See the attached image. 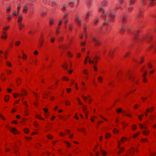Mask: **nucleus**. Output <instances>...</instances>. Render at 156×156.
Listing matches in <instances>:
<instances>
[{
    "instance_id": "nucleus-1",
    "label": "nucleus",
    "mask_w": 156,
    "mask_h": 156,
    "mask_svg": "<svg viewBox=\"0 0 156 156\" xmlns=\"http://www.w3.org/2000/svg\"><path fill=\"white\" fill-rule=\"evenodd\" d=\"M107 3V1L106 0L103 1L100 6L99 11L101 13L102 16L104 17H106L107 15V13L104 11L105 8V5Z\"/></svg>"
},
{
    "instance_id": "nucleus-2",
    "label": "nucleus",
    "mask_w": 156,
    "mask_h": 156,
    "mask_svg": "<svg viewBox=\"0 0 156 156\" xmlns=\"http://www.w3.org/2000/svg\"><path fill=\"white\" fill-rule=\"evenodd\" d=\"M127 19V16L126 15H123L122 18V26L120 30L122 32H124L125 31L126 29V26L124 25H123L126 21Z\"/></svg>"
},
{
    "instance_id": "nucleus-3",
    "label": "nucleus",
    "mask_w": 156,
    "mask_h": 156,
    "mask_svg": "<svg viewBox=\"0 0 156 156\" xmlns=\"http://www.w3.org/2000/svg\"><path fill=\"white\" fill-rule=\"evenodd\" d=\"M85 59L87 60V59H89L88 61L90 63H92L94 65V70L95 71H96L97 70V67L95 66V65L97 63V60L96 58H94V60L93 61L91 60L89 58V57L87 56L86 57Z\"/></svg>"
},
{
    "instance_id": "nucleus-4",
    "label": "nucleus",
    "mask_w": 156,
    "mask_h": 156,
    "mask_svg": "<svg viewBox=\"0 0 156 156\" xmlns=\"http://www.w3.org/2000/svg\"><path fill=\"white\" fill-rule=\"evenodd\" d=\"M74 20L78 25H80L81 24L82 21L79 15L76 14L75 16Z\"/></svg>"
},
{
    "instance_id": "nucleus-5",
    "label": "nucleus",
    "mask_w": 156,
    "mask_h": 156,
    "mask_svg": "<svg viewBox=\"0 0 156 156\" xmlns=\"http://www.w3.org/2000/svg\"><path fill=\"white\" fill-rule=\"evenodd\" d=\"M108 16L112 19H114L115 18V15L113 11H110L108 12Z\"/></svg>"
},
{
    "instance_id": "nucleus-6",
    "label": "nucleus",
    "mask_w": 156,
    "mask_h": 156,
    "mask_svg": "<svg viewBox=\"0 0 156 156\" xmlns=\"http://www.w3.org/2000/svg\"><path fill=\"white\" fill-rule=\"evenodd\" d=\"M110 22V20H109L105 18L104 20L103 24L108 27Z\"/></svg>"
},
{
    "instance_id": "nucleus-7",
    "label": "nucleus",
    "mask_w": 156,
    "mask_h": 156,
    "mask_svg": "<svg viewBox=\"0 0 156 156\" xmlns=\"http://www.w3.org/2000/svg\"><path fill=\"white\" fill-rule=\"evenodd\" d=\"M133 0H130L129 2V5H132L133 4ZM144 0H141L140 1V3L142 5H144Z\"/></svg>"
},
{
    "instance_id": "nucleus-8",
    "label": "nucleus",
    "mask_w": 156,
    "mask_h": 156,
    "mask_svg": "<svg viewBox=\"0 0 156 156\" xmlns=\"http://www.w3.org/2000/svg\"><path fill=\"white\" fill-rule=\"evenodd\" d=\"M128 77L130 79V80L133 81L135 83H137V81H135L134 80H135V78L134 77H133L132 76L130 75V74L128 73Z\"/></svg>"
},
{
    "instance_id": "nucleus-9",
    "label": "nucleus",
    "mask_w": 156,
    "mask_h": 156,
    "mask_svg": "<svg viewBox=\"0 0 156 156\" xmlns=\"http://www.w3.org/2000/svg\"><path fill=\"white\" fill-rule=\"evenodd\" d=\"M142 12L140 11H138L137 13V17L140 19H141Z\"/></svg>"
},
{
    "instance_id": "nucleus-10",
    "label": "nucleus",
    "mask_w": 156,
    "mask_h": 156,
    "mask_svg": "<svg viewBox=\"0 0 156 156\" xmlns=\"http://www.w3.org/2000/svg\"><path fill=\"white\" fill-rule=\"evenodd\" d=\"M11 132H13L15 134L16 133H19V132L16 130V129L14 128H13L11 129Z\"/></svg>"
},
{
    "instance_id": "nucleus-11",
    "label": "nucleus",
    "mask_w": 156,
    "mask_h": 156,
    "mask_svg": "<svg viewBox=\"0 0 156 156\" xmlns=\"http://www.w3.org/2000/svg\"><path fill=\"white\" fill-rule=\"evenodd\" d=\"M87 109V107L86 106L84 105H83V111L85 114H87V112L86 111V110Z\"/></svg>"
},
{
    "instance_id": "nucleus-12",
    "label": "nucleus",
    "mask_w": 156,
    "mask_h": 156,
    "mask_svg": "<svg viewBox=\"0 0 156 156\" xmlns=\"http://www.w3.org/2000/svg\"><path fill=\"white\" fill-rule=\"evenodd\" d=\"M22 18L23 16L22 15L20 16H19L17 21L19 23H21V21L22 20Z\"/></svg>"
},
{
    "instance_id": "nucleus-13",
    "label": "nucleus",
    "mask_w": 156,
    "mask_h": 156,
    "mask_svg": "<svg viewBox=\"0 0 156 156\" xmlns=\"http://www.w3.org/2000/svg\"><path fill=\"white\" fill-rule=\"evenodd\" d=\"M24 25L22 23H19V29L20 30H21L22 29V28L24 27Z\"/></svg>"
},
{
    "instance_id": "nucleus-14",
    "label": "nucleus",
    "mask_w": 156,
    "mask_h": 156,
    "mask_svg": "<svg viewBox=\"0 0 156 156\" xmlns=\"http://www.w3.org/2000/svg\"><path fill=\"white\" fill-rule=\"evenodd\" d=\"M154 0H149L150 3L149 4V5L153 6L155 5V4L153 3V2Z\"/></svg>"
},
{
    "instance_id": "nucleus-15",
    "label": "nucleus",
    "mask_w": 156,
    "mask_h": 156,
    "mask_svg": "<svg viewBox=\"0 0 156 156\" xmlns=\"http://www.w3.org/2000/svg\"><path fill=\"white\" fill-rule=\"evenodd\" d=\"M68 20H69V19L68 18H65V19H64V23L66 25L65 27L66 29L67 28V27L66 26V25L67 22L68 21Z\"/></svg>"
},
{
    "instance_id": "nucleus-16",
    "label": "nucleus",
    "mask_w": 156,
    "mask_h": 156,
    "mask_svg": "<svg viewBox=\"0 0 156 156\" xmlns=\"http://www.w3.org/2000/svg\"><path fill=\"white\" fill-rule=\"evenodd\" d=\"M119 151L118 152V154H119L121 153L124 150V147H120L119 148Z\"/></svg>"
},
{
    "instance_id": "nucleus-17",
    "label": "nucleus",
    "mask_w": 156,
    "mask_h": 156,
    "mask_svg": "<svg viewBox=\"0 0 156 156\" xmlns=\"http://www.w3.org/2000/svg\"><path fill=\"white\" fill-rule=\"evenodd\" d=\"M82 97L84 101H86V100L87 99L89 102H90V100L89 98L85 97L83 95H82Z\"/></svg>"
},
{
    "instance_id": "nucleus-18",
    "label": "nucleus",
    "mask_w": 156,
    "mask_h": 156,
    "mask_svg": "<svg viewBox=\"0 0 156 156\" xmlns=\"http://www.w3.org/2000/svg\"><path fill=\"white\" fill-rule=\"evenodd\" d=\"M90 12L88 11L86 14L85 17L86 19H87L90 15Z\"/></svg>"
},
{
    "instance_id": "nucleus-19",
    "label": "nucleus",
    "mask_w": 156,
    "mask_h": 156,
    "mask_svg": "<svg viewBox=\"0 0 156 156\" xmlns=\"http://www.w3.org/2000/svg\"><path fill=\"white\" fill-rule=\"evenodd\" d=\"M123 3V0H119L118 4L119 5H122Z\"/></svg>"
},
{
    "instance_id": "nucleus-20",
    "label": "nucleus",
    "mask_w": 156,
    "mask_h": 156,
    "mask_svg": "<svg viewBox=\"0 0 156 156\" xmlns=\"http://www.w3.org/2000/svg\"><path fill=\"white\" fill-rule=\"evenodd\" d=\"M147 37L145 35H144L143 36V37H141V38H139V40H140V41H143V39H146V38Z\"/></svg>"
},
{
    "instance_id": "nucleus-21",
    "label": "nucleus",
    "mask_w": 156,
    "mask_h": 156,
    "mask_svg": "<svg viewBox=\"0 0 156 156\" xmlns=\"http://www.w3.org/2000/svg\"><path fill=\"white\" fill-rule=\"evenodd\" d=\"M73 27V25L72 24L70 23L69 24V29L70 30H72Z\"/></svg>"
},
{
    "instance_id": "nucleus-22",
    "label": "nucleus",
    "mask_w": 156,
    "mask_h": 156,
    "mask_svg": "<svg viewBox=\"0 0 156 156\" xmlns=\"http://www.w3.org/2000/svg\"><path fill=\"white\" fill-rule=\"evenodd\" d=\"M133 35L135 37V38L136 39H137L138 38V35L136 32H133Z\"/></svg>"
},
{
    "instance_id": "nucleus-23",
    "label": "nucleus",
    "mask_w": 156,
    "mask_h": 156,
    "mask_svg": "<svg viewBox=\"0 0 156 156\" xmlns=\"http://www.w3.org/2000/svg\"><path fill=\"white\" fill-rule=\"evenodd\" d=\"M65 65H62V66L66 70L68 69V65L66 63H65Z\"/></svg>"
},
{
    "instance_id": "nucleus-24",
    "label": "nucleus",
    "mask_w": 156,
    "mask_h": 156,
    "mask_svg": "<svg viewBox=\"0 0 156 156\" xmlns=\"http://www.w3.org/2000/svg\"><path fill=\"white\" fill-rule=\"evenodd\" d=\"M54 22V20L51 18L49 20V23L50 24L52 25L53 23Z\"/></svg>"
},
{
    "instance_id": "nucleus-25",
    "label": "nucleus",
    "mask_w": 156,
    "mask_h": 156,
    "mask_svg": "<svg viewBox=\"0 0 156 156\" xmlns=\"http://www.w3.org/2000/svg\"><path fill=\"white\" fill-rule=\"evenodd\" d=\"M16 81L18 85L21 82V80L20 78H18L16 79Z\"/></svg>"
},
{
    "instance_id": "nucleus-26",
    "label": "nucleus",
    "mask_w": 156,
    "mask_h": 156,
    "mask_svg": "<svg viewBox=\"0 0 156 156\" xmlns=\"http://www.w3.org/2000/svg\"><path fill=\"white\" fill-rule=\"evenodd\" d=\"M28 8L26 6H24L23 7V12H27L28 10Z\"/></svg>"
},
{
    "instance_id": "nucleus-27",
    "label": "nucleus",
    "mask_w": 156,
    "mask_h": 156,
    "mask_svg": "<svg viewBox=\"0 0 156 156\" xmlns=\"http://www.w3.org/2000/svg\"><path fill=\"white\" fill-rule=\"evenodd\" d=\"M9 96L8 95H7L5 97V101H7L9 100Z\"/></svg>"
},
{
    "instance_id": "nucleus-28",
    "label": "nucleus",
    "mask_w": 156,
    "mask_h": 156,
    "mask_svg": "<svg viewBox=\"0 0 156 156\" xmlns=\"http://www.w3.org/2000/svg\"><path fill=\"white\" fill-rule=\"evenodd\" d=\"M64 10L66 9L67 8V5L66 4H63L61 5Z\"/></svg>"
},
{
    "instance_id": "nucleus-29",
    "label": "nucleus",
    "mask_w": 156,
    "mask_h": 156,
    "mask_svg": "<svg viewBox=\"0 0 156 156\" xmlns=\"http://www.w3.org/2000/svg\"><path fill=\"white\" fill-rule=\"evenodd\" d=\"M143 133L145 135H147L149 133V132L148 131H144L143 132Z\"/></svg>"
},
{
    "instance_id": "nucleus-30",
    "label": "nucleus",
    "mask_w": 156,
    "mask_h": 156,
    "mask_svg": "<svg viewBox=\"0 0 156 156\" xmlns=\"http://www.w3.org/2000/svg\"><path fill=\"white\" fill-rule=\"evenodd\" d=\"M75 0H69V4L73 5L75 2Z\"/></svg>"
},
{
    "instance_id": "nucleus-31",
    "label": "nucleus",
    "mask_w": 156,
    "mask_h": 156,
    "mask_svg": "<svg viewBox=\"0 0 156 156\" xmlns=\"http://www.w3.org/2000/svg\"><path fill=\"white\" fill-rule=\"evenodd\" d=\"M110 136V135L109 133H106L105 134V138L106 139L108 138Z\"/></svg>"
},
{
    "instance_id": "nucleus-32",
    "label": "nucleus",
    "mask_w": 156,
    "mask_h": 156,
    "mask_svg": "<svg viewBox=\"0 0 156 156\" xmlns=\"http://www.w3.org/2000/svg\"><path fill=\"white\" fill-rule=\"evenodd\" d=\"M21 7V4H19L18 5L17 7V12H19L20 9V8Z\"/></svg>"
},
{
    "instance_id": "nucleus-33",
    "label": "nucleus",
    "mask_w": 156,
    "mask_h": 156,
    "mask_svg": "<svg viewBox=\"0 0 156 156\" xmlns=\"http://www.w3.org/2000/svg\"><path fill=\"white\" fill-rule=\"evenodd\" d=\"M37 118L39 119L42 120H44V119L41 117V116L39 115H37L36 116Z\"/></svg>"
},
{
    "instance_id": "nucleus-34",
    "label": "nucleus",
    "mask_w": 156,
    "mask_h": 156,
    "mask_svg": "<svg viewBox=\"0 0 156 156\" xmlns=\"http://www.w3.org/2000/svg\"><path fill=\"white\" fill-rule=\"evenodd\" d=\"M139 126H140V127L141 128V129H146V126H144L142 125L141 124H139Z\"/></svg>"
},
{
    "instance_id": "nucleus-35",
    "label": "nucleus",
    "mask_w": 156,
    "mask_h": 156,
    "mask_svg": "<svg viewBox=\"0 0 156 156\" xmlns=\"http://www.w3.org/2000/svg\"><path fill=\"white\" fill-rule=\"evenodd\" d=\"M113 132L114 133H119V131L117 130L116 129H113Z\"/></svg>"
},
{
    "instance_id": "nucleus-36",
    "label": "nucleus",
    "mask_w": 156,
    "mask_h": 156,
    "mask_svg": "<svg viewBox=\"0 0 156 156\" xmlns=\"http://www.w3.org/2000/svg\"><path fill=\"white\" fill-rule=\"evenodd\" d=\"M68 13L67 12L65 13L63 15V17L65 19V18H67V16H68Z\"/></svg>"
},
{
    "instance_id": "nucleus-37",
    "label": "nucleus",
    "mask_w": 156,
    "mask_h": 156,
    "mask_svg": "<svg viewBox=\"0 0 156 156\" xmlns=\"http://www.w3.org/2000/svg\"><path fill=\"white\" fill-rule=\"evenodd\" d=\"M18 12H16V11H14V12L12 13L13 15L14 16H17L18 15Z\"/></svg>"
},
{
    "instance_id": "nucleus-38",
    "label": "nucleus",
    "mask_w": 156,
    "mask_h": 156,
    "mask_svg": "<svg viewBox=\"0 0 156 156\" xmlns=\"http://www.w3.org/2000/svg\"><path fill=\"white\" fill-rule=\"evenodd\" d=\"M136 126L135 125H133L132 126V129L133 130H135L136 129Z\"/></svg>"
},
{
    "instance_id": "nucleus-39",
    "label": "nucleus",
    "mask_w": 156,
    "mask_h": 156,
    "mask_svg": "<svg viewBox=\"0 0 156 156\" xmlns=\"http://www.w3.org/2000/svg\"><path fill=\"white\" fill-rule=\"evenodd\" d=\"M122 111V109L121 108H119L117 110V112L118 113H121V112Z\"/></svg>"
},
{
    "instance_id": "nucleus-40",
    "label": "nucleus",
    "mask_w": 156,
    "mask_h": 156,
    "mask_svg": "<svg viewBox=\"0 0 156 156\" xmlns=\"http://www.w3.org/2000/svg\"><path fill=\"white\" fill-rule=\"evenodd\" d=\"M29 129L27 128H25L24 129V132L25 133H28L29 132Z\"/></svg>"
},
{
    "instance_id": "nucleus-41",
    "label": "nucleus",
    "mask_w": 156,
    "mask_h": 156,
    "mask_svg": "<svg viewBox=\"0 0 156 156\" xmlns=\"http://www.w3.org/2000/svg\"><path fill=\"white\" fill-rule=\"evenodd\" d=\"M102 81V79L101 77H98V81L101 83Z\"/></svg>"
},
{
    "instance_id": "nucleus-42",
    "label": "nucleus",
    "mask_w": 156,
    "mask_h": 156,
    "mask_svg": "<svg viewBox=\"0 0 156 156\" xmlns=\"http://www.w3.org/2000/svg\"><path fill=\"white\" fill-rule=\"evenodd\" d=\"M52 137L53 136L50 134L48 135L47 136V137L49 139H51Z\"/></svg>"
},
{
    "instance_id": "nucleus-43",
    "label": "nucleus",
    "mask_w": 156,
    "mask_h": 156,
    "mask_svg": "<svg viewBox=\"0 0 156 156\" xmlns=\"http://www.w3.org/2000/svg\"><path fill=\"white\" fill-rule=\"evenodd\" d=\"M7 19L8 20H9L11 19L12 17L10 15H7Z\"/></svg>"
},
{
    "instance_id": "nucleus-44",
    "label": "nucleus",
    "mask_w": 156,
    "mask_h": 156,
    "mask_svg": "<svg viewBox=\"0 0 156 156\" xmlns=\"http://www.w3.org/2000/svg\"><path fill=\"white\" fill-rule=\"evenodd\" d=\"M101 153L103 155H105L106 154V152L102 150H101Z\"/></svg>"
},
{
    "instance_id": "nucleus-45",
    "label": "nucleus",
    "mask_w": 156,
    "mask_h": 156,
    "mask_svg": "<svg viewBox=\"0 0 156 156\" xmlns=\"http://www.w3.org/2000/svg\"><path fill=\"white\" fill-rule=\"evenodd\" d=\"M143 77V80L144 82L146 83L147 82V79H146V77Z\"/></svg>"
},
{
    "instance_id": "nucleus-46",
    "label": "nucleus",
    "mask_w": 156,
    "mask_h": 156,
    "mask_svg": "<svg viewBox=\"0 0 156 156\" xmlns=\"http://www.w3.org/2000/svg\"><path fill=\"white\" fill-rule=\"evenodd\" d=\"M108 32H109V31L108 30V28H107L106 30L104 31H103V33H104V34H106V33H107Z\"/></svg>"
},
{
    "instance_id": "nucleus-47",
    "label": "nucleus",
    "mask_w": 156,
    "mask_h": 156,
    "mask_svg": "<svg viewBox=\"0 0 156 156\" xmlns=\"http://www.w3.org/2000/svg\"><path fill=\"white\" fill-rule=\"evenodd\" d=\"M22 58L23 59H26L27 58V56L25 54H23V55Z\"/></svg>"
},
{
    "instance_id": "nucleus-48",
    "label": "nucleus",
    "mask_w": 156,
    "mask_h": 156,
    "mask_svg": "<svg viewBox=\"0 0 156 156\" xmlns=\"http://www.w3.org/2000/svg\"><path fill=\"white\" fill-rule=\"evenodd\" d=\"M140 134V133L139 132H138L136 134H134L133 137H134V138H135L138 135H139Z\"/></svg>"
},
{
    "instance_id": "nucleus-49",
    "label": "nucleus",
    "mask_w": 156,
    "mask_h": 156,
    "mask_svg": "<svg viewBox=\"0 0 156 156\" xmlns=\"http://www.w3.org/2000/svg\"><path fill=\"white\" fill-rule=\"evenodd\" d=\"M20 44V42L19 41H18L15 43V45L16 46H18Z\"/></svg>"
},
{
    "instance_id": "nucleus-50",
    "label": "nucleus",
    "mask_w": 156,
    "mask_h": 156,
    "mask_svg": "<svg viewBox=\"0 0 156 156\" xmlns=\"http://www.w3.org/2000/svg\"><path fill=\"white\" fill-rule=\"evenodd\" d=\"M11 9V7L10 6H8L7 7L6 9V11H9Z\"/></svg>"
},
{
    "instance_id": "nucleus-51",
    "label": "nucleus",
    "mask_w": 156,
    "mask_h": 156,
    "mask_svg": "<svg viewBox=\"0 0 156 156\" xmlns=\"http://www.w3.org/2000/svg\"><path fill=\"white\" fill-rule=\"evenodd\" d=\"M64 142L67 144V147H70V144H69V143H68V142H66V141H64Z\"/></svg>"
},
{
    "instance_id": "nucleus-52",
    "label": "nucleus",
    "mask_w": 156,
    "mask_h": 156,
    "mask_svg": "<svg viewBox=\"0 0 156 156\" xmlns=\"http://www.w3.org/2000/svg\"><path fill=\"white\" fill-rule=\"evenodd\" d=\"M40 42H40V44H39V47H41L42 46V44L43 43V41L42 40H41Z\"/></svg>"
},
{
    "instance_id": "nucleus-53",
    "label": "nucleus",
    "mask_w": 156,
    "mask_h": 156,
    "mask_svg": "<svg viewBox=\"0 0 156 156\" xmlns=\"http://www.w3.org/2000/svg\"><path fill=\"white\" fill-rule=\"evenodd\" d=\"M9 27H10V26H8L7 27H4L3 28V29L4 30H6L8 29V28H9Z\"/></svg>"
},
{
    "instance_id": "nucleus-54",
    "label": "nucleus",
    "mask_w": 156,
    "mask_h": 156,
    "mask_svg": "<svg viewBox=\"0 0 156 156\" xmlns=\"http://www.w3.org/2000/svg\"><path fill=\"white\" fill-rule=\"evenodd\" d=\"M68 56L69 57H72V54L69 51H68Z\"/></svg>"
},
{
    "instance_id": "nucleus-55",
    "label": "nucleus",
    "mask_w": 156,
    "mask_h": 156,
    "mask_svg": "<svg viewBox=\"0 0 156 156\" xmlns=\"http://www.w3.org/2000/svg\"><path fill=\"white\" fill-rule=\"evenodd\" d=\"M22 91L23 92V93L25 94V95H27V93L26 92V91L24 90V89H23L22 90Z\"/></svg>"
},
{
    "instance_id": "nucleus-56",
    "label": "nucleus",
    "mask_w": 156,
    "mask_h": 156,
    "mask_svg": "<svg viewBox=\"0 0 156 156\" xmlns=\"http://www.w3.org/2000/svg\"><path fill=\"white\" fill-rule=\"evenodd\" d=\"M7 64L8 66H11V64L9 62L7 61Z\"/></svg>"
},
{
    "instance_id": "nucleus-57",
    "label": "nucleus",
    "mask_w": 156,
    "mask_h": 156,
    "mask_svg": "<svg viewBox=\"0 0 156 156\" xmlns=\"http://www.w3.org/2000/svg\"><path fill=\"white\" fill-rule=\"evenodd\" d=\"M62 22V20H60L58 23V25L60 26Z\"/></svg>"
},
{
    "instance_id": "nucleus-58",
    "label": "nucleus",
    "mask_w": 156,
    "mask_h": 156,
    "mask_svg": "<svg viewBox=\"0 0 156 156\" xmlns=\"http://www.w3.org/2000/svg\"><path fill=\"white\" fill-rule=\"evenodd\" d=\"M69 103V102L68 101H66L65 104L67 105H70Z\"/></svg>"
},
{
    "instance_id": "nucleus-59",
    "label": "nucleus",
    "mask_w": 156,
    "mask_h": 156,
    "mask_svg": "<svg viewBox=\"0 0 156 156\" xmlns=\"http://www.w3.org/2000/svg\"><path fill=\"white\" fill-rule=\"evenodd\" d=\"M0 117L4 120H5V119L4 118V116L1 114H0Z\"/></svg>"
},
{
    "instance_id": "nucleus-60",
    "label": "nucleus",
    "mask_w": 156,
    "mask_h": 156,
    "mask_svg": "<svg viewBox=\"0 0 156 156\" xmlns=\"http://www.w3.org/2000/svg\"><path fill=\"white\" fill-rule=\"evenodd\" d=\"M59 29V28L58 27L57 28L56 30V33L57 34H58L59 33V31H58V30Z\"/></svg>"
},
{
    "instance_id": "nucleus-61",
    "label": "nucleus",
    "mask_w": 156,
    "mask_h": 156,
    "mask_svg": "<svg viewBox=\"0 0 156 156\" xmlns=\"http://www.w3.org/2000/svg\"><path fill=\"white\" fill-rule=\"evenodd\" d=\"M7 38V36H3V35H2L1 36V38H5V39H6V38Z\"/></svg>"
},
{
    "instance_id": "nucleus-62",
    "label": "nucleus",
    "mask_w": 156,
    "mask_h": 156,
    "mask_svg": "<svg viewBox=\"0 0 156 156\" xmlns=\"http://www.w3.org/2000/svg\"><path fill=\"white\" fill-rule=\"evenodd\" d=\"M47 13V12L46 11H43L41 13V14L43 15H45Z\"/></svg>"
},
{
    "instance_id": "nucleus-63",
    "label": "nucleus",
    "mask_w": 156,
    "mask_h": 156,
    "mask_svg": "<svg viewBox=\"0 0 156 156\" xmlns=\"http://www.w3.org/2000/svg\"><path fill=\"white\" fill-rule=\"evenodd\" d=\"M55 40V38L54 37H52L51 39V41L52 42H53L54 41V40Z\"/></svg>"
},
{
    "instance_id": "nucleus-64",
    "label": "nucleus",
    "mask_w": 156,
    "mask_h": 156,
    "mask_svg": "<svg viewBox=\"0 0 156 156\" xmlns=\"http://www.w3.org/2000/svg\"><path fill=\"white\" fill-rule=\"evenodd\" d=\"M80 44L82 45H84L85 44L86 42L85 41H83Z\"/></svg>"
}]
</instances>
